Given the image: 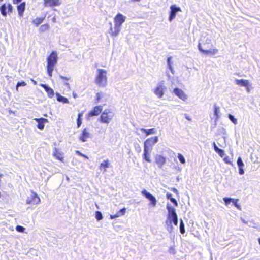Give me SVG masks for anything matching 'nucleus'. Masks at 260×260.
I'll list each match as a JSON object with an SVG mask.
<instances>
[{"mask_svg": "<svg viewBox=\"0 0 260 260\" xmlns=\"http://www.w3.org/2000/svg\"><path fill=\"white\" fill-rule=\"evenodd\" d=\"M198 47L200 51L207 56H214L218 52V50L214 46L211 40L208 38L201 40Z\"/></svg>", "mask_w": 260, "mask_h": 260, "instance_id": "f257e3e1", "label": "nucleus"}, {"mask_svg": "<svg viewBox=\"0 0 260 260\" xmlns=\"http://www.w3.org/2000/svg\"><path fill=\"white\" fill-rule=\"evenodd\" d=\"M126 17L121 13H118L114 18V27L110 28V35L115 37L120 32L122 24L125 22Z\"/></svg>", "mask_w": 260, "mask_h": 260, "instance_id": "f03ea898", "label": "nucleus"}, {"mask_svg": "<svg viewBox=\"0 0 260 260\" xmlns=\"http://www.w3.org/2000/svg\"><path fill=\"white\" fill-rule=\"evenodd\" d=\"M57 53L56 51H52L47 57L46 71L47 75L51 77L53 72L58 61Z\"/></svg>", "mask_w": 260, "mask_h": 260, "instance_id": "7ed1b4c3", "label": "nucleus"}, {"mask_svg": "<svg viewBox=\"0 0 260 260\" xmlns=\"http://www.w3.org/2000/svg\"><path fill=\"white\" fill-rule=\"evenodd\" d=\"M95 78V83L100 87H105L107 84V72L104 69H99Z\"/></svg>", "mask_w": 260, "mask_h": 260, "instance_id": "20e7f679", "label": "nucleus"}, {"mask_svg": "<svg viewBox=\"0 0 260 260\" xmlns=\"http://www.w3.org/2000/svg\"><path fill=\"white\" fill-rule=\"evenodd\" d=\"M167 209L168 211L167 215V219L166 221V223L171 224L172 223L175 225L178 224V216L176 213L175 209L174 207H171L169 205L167 206Z\"/></svg>", "mask_w": 260, "mask_h": 260, "instance_id": "39448f33", "label": "nucleus"}, {"mask_svg": "<svg viewBox=\"0 0 260 260\" xmlns=\"http://www.w3.org/2000/svg\"><path fill=\"white\" fill-rule=\"evenodd\" d=\"M113 113L110 110H105L100 116V120L103 123H109L113 117Z\"/></svg>", "mask_w": 260, "mask_h": 260, "instance_id": "423d86ee", "label": "nucleus"}, {"mask_svg": "<svg viewBox=\"0 0 260 260\" xmlns=\"http://www.w3.org/2000/svg\"><path fill=\"white\" fill-rule=\"evenodd\" d=\"M41 202V200L37 194L34 191H32L31 194L27 197L26 200V204L37 205Z\"/></svg>", "mask_w": 260, "mask_h": 260, "instance_id": "0eeeda50", "label": "nucleus"}, {"mask_svg": "<svg viewBox=\"0 0 260 260\" xmlns=\"http://www.w3.org/2000/svg\"><path fill=\"white\" fill-rule=\"evenodd\" d=\"M13 7L12 6V5L10 3H8L7 6L5 4H3L0 7L1 13L2 15L4 17H6L7 16V13H11L13 12Z\"/></svg>", "mask_w": 260, "mask_h": 260, "instance_id": "6e6552de", "label": "nucleus"}, {"mask_svg": "<svg viewBox=\"0 0 260 260\" xmlns=\"http://www.w3.org/2000/svg\"><path fill=\"white\" fill-rule=\"evenodd\" d=\"M43 4L45 7L53 8L61 5V0H43Z\"/></svg>", "mask_w": 260, "mask_h": 260, "instance_id": "1a4fd4ad", "label": "nucleus"}, {"mask_svg": "<svg viewBox=\"0 0 260 260\" xmlns=\"http://www.w3.org/2000/svg\"><path fill=\"white\" fill-rule=\"evenodd\" d=\"M141 193L150 201L151 205L152 206L156 205L157 201L154 196L148 192L146 189L142 190Z\"/></svg>", "mask_w": 260, "mask_h": 260, "instance_id": "9d476101", "label": "nucleus"}, {"mask_svg": "<svg viewBox=\"0 0 260 260\" xmlns=\"http://www.w3.org/2000/svg\"><path fill=\"white\" fill-rule=\"evenodd\" d=\"M52 155L56 159L60 161L61 162H64V154L58 148L55 147L53 149V152Z\"/></svg>", "mask_w": 260, "mask_h": 260, "instance_id": "9b49d317", "label": "nucleus"}, {"mask_svg": "<svg viewBox=\"0 0 260 260\" xmlns=\"http://www.w3.org/2000/svg\"><path fill=\"white\" fill-rule=\"evenodd\" d=\"M158 138L157 136L152 137L148 138L145 141L144 144V147L149 148V147H152L158 141Z\"/></svg>", "mask_w": 260, "mask_h": 260, "instance_id": "f8f14e48", "label": "nucleus"}, {"mask_svg": "<svg viewBox=\"0 0 260 260\" xmlns=\"http://www.w3.org/2000/svg\"><path fill=\"white\" fill-rule=\"evenodd\" d=\"M91 137V134L88 128H84L79 137V139L83 142L87 141V139Z\"/></svg>", "mask_w": 260, "mask_h": 260, "instance_id": "ddd939ff", "label": "nucleus"}, {"mask_svg": "<svg viewBox=\"0 0 260 260\" xmlns=\"http://www.w3.org/2000/svg\"><path fill=\"white\" fill-rule=\"evenodd\" d=\"M102 111V106H95L87 115V118H90L94 116H98Z\"/></svg>", "mask_w": 260, "mask_h": 260, "instance_id": "4468645a", "label": "nucleus"}, {"mask_svg": "<svg viewBox=\"0 0 260 260\" xmlns=\"http://www.w3.org/2000/svg\"><path fill=\"white\" fill-rule=\"evenodd\" d=\"M170 9L169 20L171 21L175 17L177 12H181V9L180 7H177L175 5H172L170 7Z\"/></svg>", "mask_w": 260, "mask_h": 260, "instance_id": "2eb2a0df", "label": "nucleus"}, {"mask_svg": "<svg viewBox=\"0 0 260 260\" xmlns=\"http://www.w3.org/2000/svg\"><path fill=\"white\" fill-rule=\"evenodd\" d=\"M235 82L237 85H240L241 86L245 87L247 91L248 92H250V85L249 84V82L248 80L237 79V80H236Z\"/></svg>", "mask_w": 260, "mask_h": 260, "instance_id": "dca6fc26", "label": "nucleus"}, {"mask_svg": "<svg viewBox=\"0 0 260 260\" xmlns=\"http://www.w3.org/2000/svg\"><path fill=\"white\" fill-rule=\"evenodd\" d=\"M155 160L158 167L162 168L166 162V158L161 155H156L155 156Z\"/></svg>", "mask_w": 260, "mask_h": 260, "instance_id": "f3484780", "label": "nucleus"}, {"mask_svg": "<svg viewBox=\"0 0 260 260\" xmlns=\"http://www.w3.org/2000/svg\"><path fill=\"white\" fill-rule=\"evenodd\" d=\"M37 122V127L40 130H43L44 128V123L48 122V119L41 117L39 118H35L34 119Z\"/></svg>", "mask_w": 260, "mask_h": 260, "instance_id": "a211bd4d", "label": "nucleus"}, {"mask_svg": "<svg viewBox=\"0 0 260 260\" xmlns=\"http://www.w3.org/2000/svg\"><path fill=\"white\" fill-rule=\"evenodd\" d=\"M174 92L179 98L182 100L185 101L187 99V95L182 90L178 88H175L174 89Z\"/></svg>", "mask_w": 260, "mask_h": 260, "instance_id": "6ab92c4d", "label": "nucleus"}, {"mask_svg": "<svg viewBox=\"0 0 260 260\" xmlns=\"http://www.w3.org/2000/svg\"><path fill=\"white\" fill-rule=\"evenodd\" d=\"M26 3L25 2L21 3L17 6V10L19 17H22L25 10Z\"/></svg>", "mask_w": 260, "mask_h": 260, "instance_id": "aec40b11", "label": "nucleus"}, {"mask_svg": "<svg viewBox=\"0 0 260 260\" xmlns=\"http://www.w3.org/2000/svg\"><path fill=\"white\" fill-rule=\"evenodd\" d=\"M40 86L42 87L45 91L47 92L48 96L50 98H52L54 96V90L50 87L44 84H41Z\"/></svg>", "mask_w": 260, "mask_h": 260, "instance_id": "412c9836", "label": "nucleus"}, {"mask_svg": "<svg viewBox=\"0 0 260 260\" xmlns=\"http://www.w3.org/2000/svg\"><path fill=\"white\" fill-rule=\"evenodd\" d=\"M165 89V87H164L161 85H159L157 86L155 90L154 93L156 95H157L159 98H161L164 95V90Z\"/></svg>", "mask_w": 260, "mask_h": 260, "instance_id": "4be33fe9", "label": "nucleus"}, {"mask_svg": "<svg viewBox=\"0 0 260 260\" xmlns=\"http://www.w3.org/2000/svg\"><path fill=\"white\" fill-rule=\"evenodd\" d=\"M150 157L151 156L149 152V148L144 147V153L143 154V159H145L147 162H150L151 161Z\"/></svg>", "mask_w": 260, "mask_h": 260, "instance_id": "5701e85b", "label": "nucleus"}, {"mask_svg": "<svg viewBox=\"0 0 260 260\" xmlns=\"http://www.w3.org/2000/svg\"><path fill=\"white\" fill-rule=\"evenodd\" d=\"M110 166L109 160H104L100 165L99 168L101 171H106V169Z\"/></svg>", "mask_w": 260, "mask_h": 260, "instance_id": "b1692460", "label": "nucleus"}, {"mask_svg": "<svg viewBox=\"0 0 260 260\" xmlns=\"http://www.w3.org/2000/svg\"><path fill=\"white\" fill-rule=\"evenodd\" d=\"M125 211L126 209L125 208H123L121 209H120L119 211H118L115 214L111 215L110 217L111 219H113L118 217L121 216L125 214Z\"/></svg>", "mask_w": 260, "mask_h": 260, "instance_id": "393cba45", "label": "nucleus"}, {"mask_svg": "<svg viewBox=\"0 0 260 260\" xmlns=\"http://www.w3.org/2000/svg\"><path fill=\"white\" fill-rule=\"evenodd\" d=\"M237 165L239 167V173L240 174H243L244 172L243 169L244 164L240 157H239L237 159Z\"/></svg>", "mask_w": 260, "mask_h": 260, "instance_id": "a878e982", "label": "nucleus"}, {"mask_svg": "<svg viewBox=\"0 0 260 260\" xmlns=\"http://www.w3.org/2000/svg\"><path fill=\"white\" fill-rule=\"evenodd\" d=\"M141 131L144 133L146 136H148L151 134H154L156 133V131L155 128H151L149 129H146L144 128H141Z\"/></svg>", "mask_w": 260, "mask_h": 260, "instance_id": "bb28decb", "label": "nucleus"}, {"mask_svg": "<svg viewBox=\"0 0 260 260\" xmlns=\"http://www.w3.org/2000/svg\"><path fill=\"white\" fill-rule=\"evenodd\" d=\"M56 98L58 101L61 102L63 104L68 103L69 101L68 99L64 96L61 95L59 93H57L56 94Z\"/></svg>", "mask_w": 260, "mask_h": 260, "instance_id": "cd10ccee", "label": "nucleus"}, {"mask_svg": "<svg viewBox=\"0 0 260 260\" xmlns=\"http://www.w3.org/2000/svg\"><path fill=\"white\" fill-rule=\"evenodd\" d=\"M213 146H214V149L215 151L219 154V155L220 157H223V156L224 155V150L220 148H219L216 146V145L215 143H213Z\"/></svg>", "mask_w": 260, "mask_h": 260, "instance_id": "c85d7f7f", "label": "nucleus"}, {"mask_svg": "<svg viewBox=\"0 0 260 260\" xmlns=\"http://www.w3.org/2000/svg\"><path fill=\"white\" fill-rule=\"evenodd\" d=\"M45 20V17H37L34 20H32V23L35 25V26H38L41 23H42L43 21Z\"/></svg>", "mask_w": 260, "mask_h": 260, "instance_id": "c756f323", "label": "nucleus"}, {"mask_svg": "<svg viewBox=\"0 0 260 260\" xmlns=\"http://www.w3.org/2000/svg\"><path fill=\"white\" fill-rule=\"evenodd\" d=\"M83 116V113H79L78 114V116L77 118V127L78 128L80 127L82 124V117Z\"/></svg>", "mask_w": 260, "mask_h": 260, "instance_id": "7c9ffc66", "label": "nucleus"}, {"mask_svg": "<svg viewBox=\"0 0 260 260\" xmlns=\"http://www.w3.org/2000/svg\"><path fill=\"white\" fill-rule=\"evenodd\" d=\"M214 115L216 116V118L217 119L219 117V112H220V107L217 106L216 104L214 105Z\"/></svg>", "mask_w": 260, "mask_h": 260, "instance_id": "2f4dec72", "label": "nucleus"}, {"mask_svg": "<svg viewBox=\"0 0 260 260\" xmlns=\"http://www.w3.org/2000/svg\"><path fill=\"white\" fill-rule=\"evenodd\" d=\"M49 26L48 24H44L40 26L39 30L41 32H45L46 30H47L49 29Z\"/></svg>", "mask_w": 260, "mask_h": 260, "instance_id": "473e14b6", "label": "nucleus"}, {"mask_svg": "<svg viewBox=\"0 0 260 260\" xmlns=\"http://www.w3.org/2000/svg\"><path fill=\"white\" fill-rule=\"evenodd\" d=\"M26 83L24 81H21V82H19L17 83V85H16V91H18V87L19 86H26Z\"/></svg>", "mask_w": 260, "mask_h": 260, "instance_id": "72a5a7b5", "label": "nucleus"}, {"mask_svg": "<svg viewBox=\"0 0 260 260\" xmlns=\"http://www.w3.org/2000/svg\"><path fill=\"white\" fill-rule=\"evenodd\" d=\"M95 218L98 220H100L103 219V215L100 211H96Z\"/></svg>", "mask_w": 260, "mask_h": 260, "instance_id": "f704fd0d", "label": "nucleus"}, {"mask_svg": "<svg viewBox=\"0 0 260 260\" xmlns=\"http://www.w3.org/2000/svg\"><path fill=\"white\" fill-rule=\"evenodd\" d=\"M180 232L182 234H184L185 233L184 225L182 219H181V220H180Z\"/></svg>", "mask_w": 260, "mask_h": 260, "instance_id": "c9c22d12", "label": "nucleus"}, {"mask_svg": "<svg viewBox=\"0 0 260 260\" xmlns=\"http://www.w3.org/2000/svg\"><path fill=\"white\" fill-rule=\"evenodd\" d=\"M228 117L234 124H236L237 123V119L235 118L234 116L232 115L231 114H229Z\"/></svg>", "mask_w": 260, "mask_h": 260, "instance_id": "e433bc0d", "label": "nucleus"}, {"mask_svg": "<svg viewBox=\"0 0 260 260\" xmlns=\"http://www.w3.org/2000/svg\"><path fill=\"white\" fill-rule=\"evenodd\" d=\"M178 158L181 164H184L185 162V158L181 154H178Z\"/></svg>", "mask_w": 260, "mask_h": 260, "instance_id": "4c0bfd02", "label": "nucleus"}, {"mask_svg": "<svg viewBox=\"0 0 260 260\" xmlns=\"http://www.w3.org/2000/svg\"><path fill=\"white\" fill-rule=\"evenodd\" d=\"M232 202L233 204L238 209H239L240 206L238 204V202L239 200L238 199H233L232 198Z\"/></svg>", "mask_w": 260, "mask_h": 260, "instance_id": "58836bf2", "label": "nucleus"}, {"mask_svg": "<svg viewBox=\"0 0 260 260\" xmlns=\"http://www.w3.org/2000/svg\"><path fill=\"white\" fill-rule=\"evenodd\" d=\"M223 200L225 205L228 206L230 203V202H232V198L225 197L223 198Z\"/></svg>", "mask_w": 260, "mask_h": 260, "instance_id": "ea45409f", "label": "nucleus"}, {"mask_svg": "<svg viewBox=\"0 0 260 260\" xmlns=\"http://www.w3.org/2000/svg\"><path fill=\"white\" fill-rule=\"evenodd\" d=\"M16 230L19 232H23L25 228L21 225H17L16 228Z\"/></svg>", "mask_w": 260, "mask_h": 260, "instance_id": "a19ab883", "label": "nucleus"}, {"mask_svg": "<svg viewBox=\"0 0 260 260\" xmlns=\"http://www.w3.org/2000/svg\"><path fill=\"white\" fill-rule=\"evenodd\" d=\"M102 98V95L100 93L98 92L96 94V101L99 102Z\"/></svg>", "mask_w": 260, "mask_h": 260, "instance_id": "79ce46f5", "label": "nucleus"}, {"mask_svg": "<svg viewBox=\"0 0 260 260\" xmlns=\"http://www.w3.org/2000/svg\"><path fill=\"white\" fill-rule=\"evenodd\" d=\"M171 58H172L171 57H169L167 59V62H168V66H169V68L170 69H172L171 62Z\"/></svg>", "mask_w": 260, "mask_h": 260, "instance_id": "37998d69", "label": "nucleus"}, {"mask_svg": "<svg viewBox=\"0 0 260 260\" xmlns=\"http://www.w3.org/2000/svg\"><path fill=\"white\" fill-rule=\"evenodd\" d=\"M75 152L77 154H78L79 156L84 157L85 158H87V157L85 155L83 154V153H82L80 151H79L78 150H76Z\"/></svg>", "mask_w": 260, "mask_h": 260, "instance_id": "c03bdc74", "label": "nucleus"}, {"mask_svg": "<svg viewBox=\"0 0 260 260\" xmlns=\"http://www.w3.org/2000/svg\"><path fill=\"white\" fill-rule=\"evenodd\" d=\"M59 78L60 79H61L64 82V81H68V80H69L70 79V77H64V76H60Z\"/></svg>", "mask_w": 260, "mask_h": 260, "instance_id": "a18cd8bd", "label": "nucleus"}, {"mask_svg": "<svg viewBox=\"0 0 260 260\" xmlns=\"http://www.w3.org/2000/svg\"><path fill=\"white\" fill-rule=\"evenodd\" d=\"M170 201L174 204L175 206H177L178 205L176 200L174 198L171 199Z\"/></svg>", "mask_w": 260, "mask_h": 260, "instance_id": "49530a36", "label": "nucleus"}, {"mask_svg": "<svg viewBox=\"0 0 260 260\" xmlns=\"http://www.w3.org/2000/svg\"><path fill=\"white\" fill-rule=\"evenodd\" d=\"M63 84L67 87L68 89H70V86L69 83H68L67 81H64Z\"/></svg>", "mask_w": 260, "mask_h": 260, "instance_id": "de8ad7c7", "label": "nucleus"}, {"mask_svg": "<svg viewBox=\"0 0 260 260\" xmlns=\"http://www.w3.org/2000/svg\"><path fill=\"white\" fill-rule=\"evenodd\" d=\"M166 196L167 199H169L170 200H171V199L173 198L172 195L170 193H167Z\"/></svg>", "mask_w": 260, "mask_h": 260, "instance_id": "09e8293b", "label": "nucleus"}, {"mask_svg": "<svg viewBox=\"0 0 260 260\" xmlns=\"http://www.w3.org/2000/svg\"><path fill=\"white\" fill-rule=\"evenodd\" d=\"M22 1V0H12L13 3L14 4H18V3H20Z\"/></svg>", "mask_w": 260, "mask_h": 260, "instance_id": "8fccbe9b", "label": "nucleus"}, {"mask_svg": "<svg viewBox=\"0 0 260 260\" xmlns=\"http://www.w3.org/2000/svg\"><path fill=\"white\" fill-rule=\"evenodd\" d=\"M185 118L188 120V121H191V117H190V116H189L187 114H185Z\"/></svg>", "mask_w": 260, "mask_h": 260, "instance_id": "3c124183", "label": "nucleus"}, {"mask_svg": "<svg viewBox=\"0 0 260 260\" xmlns=\"http://www.w3.org/2000/svg\"><path fill=\"white\" fill-rule=\"evenodd\" d=\"M172 190L175 193H177L178 192L177 189L175 188H173Z\"/></svg>", "mask_w": 260, "mask_h": 260, "instance_id": "603ef678", "label": "nucleus"}, {"mask_svg": "<svg viewBox=\"0 0 260 260\" xmlns=\"http://www.w3.org/2000/svg\"><path fill=\"white\" fill-rule=\"evenodd\" d=\"M224 160L225 161V162L226 163H230V162L229 161H228V159H226V158H224Z\"/></svg>", "mask_w": 260, "mask_h": 260, "instance_id": "864d4df0", "label": "nucleus"}, {"mask_svg": "<svg viewBox=\"0 0 260 260\" xmlns=\"http://www.w3.org/2000/svg\"><path fill=\"white\" fill-rule=\"evenodd\" d=\"M73 97L74 98H76L77 97V94L76 93H73Z\"/></svg>", "mask_w": 260, "mask_h": 260, "instance_id": "5fc2aeb1", "label": "nucleus"}, {"mask_svg": "<svg viewBox=\"0 0 260 260\" xmlns=\"http://www.w3.org/2000/svg\"><path fill=\"white\" fill-rule=\"evenodd\" d=\"M52 21L53 22H55L56 21V18L55 17H54L53 18H52Z\"/></svg>", "mask_w": 260, "mask_h": 260, "instance_id": "6e6d98bb", "label": "nucleus"}, {"mask_svg": "<svg viewBox=\"0 0 260 260\" xmlns=\"http://www.w3.org/2000/svg\"><path fill=\"white\" fill-rule=\"evenodd\" d=\"M3 0H0V2H2Z\"/></svg>", "mask_w": 260, "mask_h": 260, "instance_id": "4d7b16f0", "label": "nucleus"}]
</instances>
